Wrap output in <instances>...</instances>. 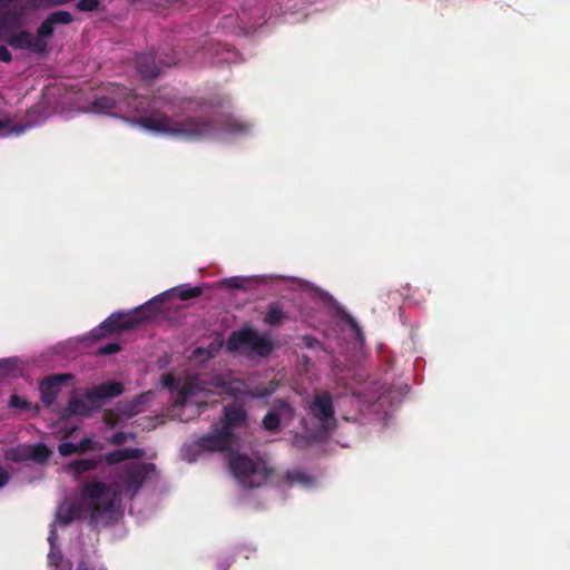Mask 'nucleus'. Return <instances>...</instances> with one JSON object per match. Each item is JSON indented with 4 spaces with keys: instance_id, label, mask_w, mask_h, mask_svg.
<instances>
[{
    "instance_id": "f257e3e1",
    "label": "nucleus",
    "mask_w": 570,
    "mask_h": 570,
    "mask_svg": "<svg viewBox=\"0 0 570 570\" xmlns=\"http://www.w3.org/2000/svg\"><path fill=\"white\" fill-rule=\"evenodd\" d=\"M155 104H163L171 116L156 111L140 117L138 124L150 131L189 141L210 139L218 134H246L250 124L233 116H216L207 111L218 106L214 100L179 97L176 95L154 96Z\"/></svg>"
},
{
    "instance_id": "f03ea898",
    "label": "nucleus",
    "mask_w": 570,
    "mask_h": 570,
    "mask_svg": "<svg viewBox=\"0 0 570 570\" xmlns=\"http://www.w3.org/2000/svg\"><path fill=\"white\" fill-rule=\"evenodd\" d=\"M111 485L101 481H87L80 488V501H63L57 508L56 520L68 525L75 520L88 517L91 527L98 525L101 520L114 513L117 493L110 495Z\"/></svg>"
},
{
    "instance_id": "7ed1b4c3",
    "label": "nucleus",
    "mask_w": 570,
    "mask_h": 570,
    "mask_svg": "<svg viewBox=\"0 0 570 570\" xmlns=\"http://www.w3.org/2000/svg\"><path fill=\"white\" fill-rule=\"evenodd\" d=\"M157 301L158 298H153L130 312L112 313L97 328L91 331V337L100 340L110 334L136 328L155 315L154 305Z\"/></svg>"
},
{
    "instance_id": "20e7f679",
    "label": "nucleus",
    "mask_w": 570,
    "mask_h": 570,
    "mask_svg": "<svg viewBox=\"0 0 570 570\" xmlns=\"http://www.w3.org/2000/svg\"><path fill=\"white\" fill-rule=\"evenodd\" d=\"M229 469L235 479L248 489L265 484L274 474V469L267 466L265 462H256L240 453L230 455Z\"/></svg>"
},
{
    "instance_id": "39448f33",
    "label": "nucleus",
    "mask_w": 570,
    "mask_h": 570,
    "mask_svg": "<svg viewBox=\"0 0 570 570\" xmlns=\"http://www.w3.org/2000/svg\"><path fill=\"white\" fill-rule=\"evenodd\" d=\"M124 392V385L120 382H107L95 387L86 390L85 399L71 397L65 409L67 416L81 415L89 416L92 410L100 406L99 401L119 396Z\"/></svg>"
},
{
    "instance_id": "423d86ee",
    "label": "nucleus",
    "mask_w": 570,
    "mask_h": 570,
    "mask_svg": "<svg viewBox=\"0 0 570 570\" xmlns=\"http://www.w3.org/2000/svg\"><path fill=\"white\" fill-rule=\"evenodd\" d=\"M246 347L252 355L266 358L274 352L276 345L266 335H261L250 326H244L229 334L226 341L228 352L236 353Z\"/></svg>"
},
{
    "instance_id": "0eeeda50",
    "label": "nucleus",
    "mask_w": 570,
    "mask_h": 570,
    "mask_svg": "<svg viewBox=\"0 0 570 570\" xmlns=\"http://www.w3.org/2000/svg\"><path fill=\"white\" fill-rule=\"evenodd\" d=\"M156 471V465L154 463H126L118 466L115 470L116 482L114 485L121 487V489L130 493L131 497L136 495L139 489L142 487L145 481ZM112 487V484H110ZM118 494V492L115 490ZM114 494L112 489L110 490V495ZM118 495L116 497V500Z\"/></svg>"
},
{
    "instance_id": "6e6552de",
    "label": "nucleus",
    "mask_w": 570,
    "mask_h": 570,
    "mask_svg": "<svg viewBox=\"0 0 570 570\" xmlns=\"http://www.w3.org/2000/svg\"><path fill=\"white\" fill-rule=\"evenodd\" d=\"M119 105H125L130 111L144 110V99L132 89L120 85L114 87L111 96H97L92 102L95 110L106 114L118 108Z\"/></svg>"
},
{
    "instance_id": "1a4fd4ad",
    "label": "nucleus",
    "mask_w": 570,
    "mask_h": 570,
    "mask_svg": "<svg viewBox=\"0 0 570 570\" xmlns=\"http://www.w3.org/2000/svg\"><path fill=\"white\" fill-rule=\"evenodd\" d=\"M308 412L321 423L324 430L328 431L335 428V409L330 392H317L308 405Z\"/></svg>"
},
{
    "instance_id": "9d476101",
    "label": "nucleus",
    "mask_w": 570,
    "mask_h": 570,
    "mask_svg": "<svg viewBox=\"0 0 570 570\" xmlns=\"http://www.w3.org/2000/svg\"><path fill=\"white\" fill-rule=\"evenodd\" d=\"M248 422V412L240 400H234L223 407L219 423L225 431L233 432L235 429L246 428Z\"/></svg>"
},
{
    "instance_id": "9b49d317",
    "label": "nucleus",
    "mask_w": 570,
    "mask_h": 570,
    "mask_svg": "<svg viewBox=\"0 0 570 570\" xmlns=\"http://www.w3.org/2000/svg\"><path fill=\"white\" fill-rule=\"evenodd\" d=\"M234 441V432L225 431L222 426H217L213 432L200 436L197 444L205 451L224 452L230 449Z\"/></svg>"
},
{
    "instance_id": "f8f14e48",
    "label": "nucleus",
    "mask_w": 570,
    "mask_h": 570,
    "mask_svg": "<svg viewBox=\"0 0 570 570\" xmlns=\"http://www.w3.org/2000/svg\"><path fill=\"white\" fill-rule=\"evenodd\" d=\"M7 42L14 49H27L35 53L47 51L48 42L45 37L39 36V28L36 36L27 30H21L8 37Z\"/></svg>"
},
{
    "instance_id": "ddd939ff",
    "label": "nucleus",
    "mask_w": 570,
    "mask_h": 570,
    "mask_svg": "<svg viewBox=\"0 0 570 570\" xmlns=\"http://www.w3.org/2000/svg\"><path fill=\"white\" fill-rule=\"evenodd\" d=\"M223 393L239 400V396L265 397L269 394V391L265 386H257L253 390L244 380L234 377L230 374Z\"/></svg>"
},
{
    "instance_id": "4468645a",
    "label": "nucleus",
    "mask_w": 570,
    "mask_h": 570,
    "mask_svg": "<svg viewBox=\"0 0 570 570\" xmlns=\"http://www.w3.org/2000/svg\"><path fill=\"white\" fill-rule=\"evenodd\" d=\"M72 379L73 376L71 374H55L45 377L39 385L43 404L51 406L57 400L61 385Z\"/></svg>"
},
{
    "instance_id": "2eb2a0df",
    "label": "nucleus",
    "mask_w": 570,
    "mask_h": 570,
    "mask_svg": "<svg viewBox=\"0 0 570 570\" xmlns=\"http://www.w3.org/2000/svg\"><path fill=\"white\" fill-rule=\"evenodd\" d=\"M205 382L198 376H187L173 401V409H181L187 404L189 397L206 392Z\"/></svg>"
},
{
    "instance_id": "dca6fc26",
    "label": "nucleus",
    "mask_w": 570,
    "mask_h": 570,
    "mask_svg": "<svg viewBox=\"0 0 570 570\" xmlns=\"http://www.w3.org/2000/svg\"><path fill=\"white\" fill-rule=\"evenodd\" d=\"M73 21V17L70 12L65 10H58L51 12L38 27L39 36L45 37L48 41L55 35L56 24H69Z\"/></svg>"
},
{
    "instance_id": "f3484780",
    "label": "nucleus",
    "mask_w": 570,
    "mask_h": 570,
    "mask_svg": "<svg viewBox=\"0 0 570 570\" xmlns=\"http://www.w3.org/2000/svg\"><path fill=\"white\" fill-rule=\"evenodd\" d=\"M202 294H203L202 286H190L189 284L178 285V286L170 288V289L166 291L165 293L155 297V298H158V301L154 305L155 314L158 312L160 305L164 303V299L166 297L176 295L181 301H188L191 298L199 297Z\"/></svg>"
},
{
    "instance_id": "a211bd4d",
    "label": "nucleus",
    "mask_w": 570,
    "mask_h": 570,
    "mask_svg": "<svg viewBox=\"0 0 570 570\" xmlns=\"http://www.w3.org/2000/svg\"><path fill=\"white\" fill-rule=\"evenodd\" d=\"M146 454L144 449L140 448H124L111 451L104 455H98L101 462H106L108 465H116L125 460H138L144 458Z\"/></svg>"
},
{
    "instance_id": "6ab92c4d",
    "label": "nucleus",
    "mask_w": 570,
    "mask_h": 570,
    "mask_svg": "<svg viewBox=\"0 0 570 570\" xmlns=\"http://www.w3.org/2000/svg\"><path fill=\"white\" fill-rule=\"evenodd\" d=\"M136 69L144 79H154L160 73V65L153 52L140 53L136 57Z\"/></svg>"
},
{
    "instance_id": "aec40b11",
    "label": "nucleus",
    "mask_w": 570,
    "mask_h": 570,
    "mask_svg": "<svg viewBox=\"0 0 570 570\" xmlns=\"http://www.w3.org/2000/svg\"><path fill=\"white\" fill-rule=\"evenodd\" d=\"M100 464V459L97 456L76 459L68 463L66 471L78 480L80 475L86 472L96 470Z\"/></svg>"
},
{
    "instance_id": "412c9836",
    "label": "nucleus",
    "mask_w": 570,
    "mask_h": 570,
    "mask_svg": "<svg viewBox=\"0 0 570 570\" xmlns=\"http://www.w3.org/2000/svg\"><path fill=\"white\" fill-rule=\"evenodd\" d=\"M22 452L23 459L32 460L38 463L46 462L51 455V450L43 443L28 445Z\"/></svg>"
},
{
    "instance_id": "4be33fe9",
    "label": "nucleus",
    "mask_w": 570,
    "mask_h": 570,
    "mask_svg": "<svg viewBox=\"0 0 570 570\" xmlns=\"http://www.w3.org/2000/svg\"><path fill=\"white\" fill-rule=\"evenodd\" d=\"M286 317L283 307L278 303H272L267 306L263 321L269 326H279Z\"/></svg>"
},
{
    "instance_id": "5701e85b",
    "label": "nucleus",
    "mask_w": 570,
    "mask_h": 570,
    "mask_svg": "<svg viewBox=\"0 0 570 570\" xmlns=\"http://www.w3.org/2000/svg\"><path fill=\"white\" fill-rule=\"evenodd\" d=\"M262 426L264 430L268 432H277L281 426V416L278 411L272 410L268 411L262 421Z\"/></svg>"
},
{
    "instance_id": "b1692460",
    "label": "nucleus",
    "mask_w": 570,
    "mask_h": 570,
    "mask_svg": "<svg viewBox=\"0 0 570 570\" xmlns=\"http://www.w3.org/2000/svg\"><path fill=\"white\" fill-rule=\"evenodd\" d=\"M24 126L22 125H12L11 120L7 117H0V131H2L3 136L21 135L24 131Z\"/></svg>"
},
{
    "instance_id": "393cba45",
    "label": "nucleus",
    "mask_w": 570,
    "mask_h": 570,
    "mask_svg": "<svg viewBox=\"0 0 570 570\" xmlns=\"http://www.w3.org/2000/svg\"><path fill=\"white\" fill-rule=\"evenodd\" d=\"M100 0H79L76 8L81 12H92L100 9Z\"/></svg>"
},
{
    "instance_id": "a878e982",
    "label": "nucleus",
    "mask_w": 570,
    "mask_h": 570,
    "mask_svg": "<svg viewBox=\"0 0 570 570\" xmlns=\"http://www.w3.org/2000/svg\"><path fill=\"white\" fill-rule=\"evenodd\" d=\"M102 445L94 443L90 438H83L79 443H77V450L79 454L86 453L88 451L101 450Z\"/></svg>"
},
{
    "instance_id": "bb28decb",
    "label": "nucleus",
    "mask_w": 570,
    "mask_h": 570,
    "mask_svg": "<svg viewBox=\"0 0 570 570\" xmlns=\"http://www.w3.org/2000/svg\"><path fill=\"white\" fill-rule=\"evenodd\" d=\"M55 537H56V530H55V529H52V530H51V535H50V538H49V541H50V543H51V550H50V552H49V554H48V560H49V564H50V566H56V567H58V562L61 560V558H62V557H61V552H60L59 550H57V551H56V550L53 549V540H55Z\"/></svg>"
},
{
    "instance_id": "cd10ccee",
    "label": "nucleus",
    "mask_w": 570,
    "mask_h": 570,
    "mask_svg": "<svg viewBox=\"0 0 570 570\" xmlns=\"http://www.w3.org/2000/svg\"><path fill=\"white\" fill-rule=\"evenodd\" d=\"M135 435L132 433H126L124 431H118L111 435L109 439V443L111 445L119 446L124 444L128 439H134Z\"/></svg>"
},
{
    "instance_id": "c85d7f7f",
    "label": "nucleus",
    "mask_w": 570,
    "mask_h": 570,
    "mask_svg": "<svg viewBox=\"0 0 570 570\" xmlns=\"http://www.w3.org/2000/svg\"><path fill=\"white\" fill-rule=\"evenodd\" d=\"M232 373H220V374H216L212 377L210 380V384L214 386V387H217V389H220L222 391H224L225 386H226V383L229 379Z\"/></svg>"
},
{
    "instance_id": "c756f323",
    "label": "nucleus",
    "mask_w": 570,
    "mask_h": 570,
    "mask_svg": "<svg viewBox=\"0 0 570 570\" xmlns=\"http://www.w3.org/2000/svg\"><path fill=\"white\" fill-rule=\"evenodd\" d=\"M58 452L61 456H69L71 454L78 453L77 444L72 442H62L58 446Z\"/></svg>"
},
{
    "instance_id": "7c9ffc66",
    "label": "nucleus",
    "mask_w": 570,
    "mask_h": 570,
    "mask_svg": "<svg viewBox=\"0 0 570 570\" xmlns=\"http://www.w3.org/2000/svg\"><path fill=\"white\" fill-rule=\"evenodd\" d=\"M9 405L13 409L28 410L30 404L23 397L13 394L10 396Z\"/></svg>"
},
{
    "instance_id": "2f4dec72",
    "label": "nucleus",
    "mask_w": 570,
    "mask_h": 570,
    "mask_svg": "<svg viewBox=\"0 0 570 570\" xmlns=\"http://www.w3.org/2000/svg\"><path fill=\"white\" fill-rule=\"evenodd\" d=\"M120 345L118 343H108L101 346L98 350V354L100 355H111L120 351Z\"/></svg>"
},
{
    "instance_id": "473e14b6",
    "label": "nucleus",
    "mask_w": 570,
    "mask_h": 570,
    "mask_svg": "<svg viewBox=\"0 0 570 570\" xmlns=\"http://www.w3.org/2000/svg\"><path fill=\"white\" fill-rule=\"evenodd\" d=\"M302 343L306 348H311V350L322 346L321 341L312 335L302 336Z\"/></svg>"
},
{
    "instance_id": "72a5a7b5",
    "label": "nucleus",
    "mask_w": 570,
    "mask_h": 570,
    "mask_svg": "<svg viewBox=\"0 0 570 570\" xmlns=\"http://www.w3.org/2000/svg\"><path fill=\"white\" fill-rule=\"evenodd\" d=\"M13 366L14 364L10 358L0 360V375H7Z\"/></svg>"
},
{
    "instance_id": "f704fd0d",
    "label": "nucleus",
    "mask_w": 570,
    "mask_h": 570,
    "mask_svg": "<svg viewBox=\"0 0 570 570\" xmlns=\"http://www.w3.org/2000/svg\"><path fill=\"white\" fill-rule=\"evenodd\" d=\"M306 475L302 472H289L287 473L288 483L293 484L294 482H303L305 481Z\"/></svg>"
},
{
    "instance_id": "c9c22d12",
    "label": "nucleus",
    "mask_w": 570,
    "mask_h": 570,
    "mask_svg": "<svg viewBox=\"0 0 570 570\" xmlns=\"http://www.w3.org/2000/svg\"><path fill=\"white\" fill-rule=\"evenodd\" d=\"M12 60V55L6 46L0 45V61L1 62H10Z\"/></svg>"
},
{
    "instance_id": "e433bc0d",
    "label": "nucleus",
    "mask_w": 570,
    "mask_h": 570,
    "mask_svg": "<svg viewBox=\"0 0 570 570\" xmlns=\"http://www.w3.org/2000/svg\"><path fill=\"white\" fill-rule=\"evenodd\" d=\"M9 482V473L0 466V489Z\"/></svg>"
},
{
    "instance_id": "4c0bfd02",
    "label": "nucleus",
    "mask_w": 570,
    "mask_h": 570,
    "mask_svg": "<svg viewBox=\"0 0 570 570\" xmlns=\"http://www.w3.org/2000/svg\"><path fill=\"white\" fill-rule=\"evenodd\" d=\"M174 382H175V379L171 374H165L163 376V384L166 386V387H171L174 385Z\"/></svg>"
},
{
    "instance_id": "58836bf2",
    "label": "nucleus",
    "mask_w": 570,
    "mask_h": 570,
    "mask_svg": "<svg viewBox=\"0 0 570 570\" xmlns=\"http://www.w3.org/2000/svg\"><path fill=\"white\" fill-rule=\"evenodd\" d=\"M226 284L232 288L242 287L240 281L237 277H232L226 281Z\"/></svg>"
},
{
    "instance_id": "ea45409f",
    "label": "nucleus",
    "mask_w": 570,
    "mask_h": 570,
    "mask_svg": "<svg viewBox=\"0 0 570 570\" xmlns=\"http://www.w3.org/2000/svg\"><path fill=\"white\" fill-rule=\"evenodd\" d=\"M278 410H279V411H291V410H292V407H291V405H289L287 402H285V401H281V402H279Z\"/></svg>"
},
{
    "instance_id": "a19ab883",
    "label": "nucleus",
    "mask_w": 570,
    "mask_h": 570,
    "mask_svg": "<svg viewBox=\"0 0 570 570\" xmlns=\"http://www.w3.org/2000/svg\"><path fill=\"white\" fill-rule=\"evenodd\" d=\"M163 65L169 67L171 65H176V60L173 59L170 61L164 62Z\"/></svg>"
}]
</instances>
